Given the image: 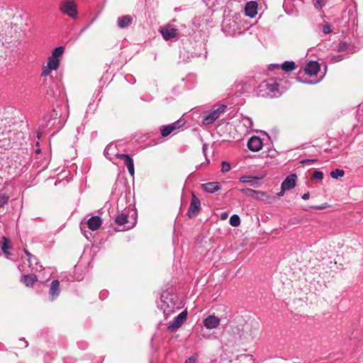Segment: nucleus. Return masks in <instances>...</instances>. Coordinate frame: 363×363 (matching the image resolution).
Segmentation results:
<instances>
[{
	"label": "nucleus",
	"instance_id": "nucleus-1",
	"mask_svg": "<svg viewBox=\"0 0 363 363\" xmlns=\"http://www.w3.org/2000/svg\"><path fill=\"white\" fill-rule=\"evenodd\" d=\"M104 155L110 160H113L115 157L121 159L124 161L125 164L127 167L129 174L131 176H134L135 169L133 159L125 154H119L116 152V146L114 145H108L105 150Z\"/></svg>",
	"mask_w": 363,
	"mask_h": 363
},
{
	"label": "nucleus",
	"instance_id": "nucleus-2",
	"mask_svg": "<svg viewBox=\"0 0 363 363\" xmlns=\"http://www.w3.org/2000/svg\"><path fill=\"white\" fill-rule=\"evenodd\" d=\"M277 87V82L273 79L265 80L258 86L257 94L262 97H273L276 95Z\"/></svg>",
	"mask_w": 363,
	"mask_h": 363
},
{
	"label": "nucleus",
	"instance_id": "nucleus-3",
	"mask_svg": "<svg viewBox=\"0 0 363 363\" xmlns=\"http://www.w3.org/2000/svg\"><path fill=\"white\" fill-rule=\"evenodd\" d=\"M61 12L68 16L76 18L77 17V5L73 0L62 1L60 5Z\"/></svg>",
	"mask_w": 363,
	"mask_h": 363
},
{
	"label": "nucleus",
	"instance_id": "nucleus-4",
	"mask_svg": "<svg viewBox=\"0 0 363 363\" xmlns=\"http://www.w3.org/2000/svg\"><path fill=\"white\" fill-rule=\"evenodd\" d=\"M226 106L221 105L216 109H214L209 113H207L203 116V124L210 125L213 123L217 118H218L222 113L224 112Z\"/></svg>",
	"mask_w": 363,
	"mask_h": 363
},
{
	"label": "nucleus",
	"instance_id": "nucleus-5",
	"mask_svg": "<svg viewBox=\"0 0 363 363\" xmlns=\"http://www.w3.org/2000/svg\"><path fill=\"white\" fill-rule=\"evenodd\" d=\"M257 329L253 328L250 324H245L240 335V339L246 342L255 339L257 335Z\"/></svg>",
	"mask_w": 363,
	"mask_h": 363
},
{
	"label": "nucleus",
	"instance_id": "nucleus-6",
	"mask_svg": "<svg viewBox=\"0 0 363 363\" xmlns=\"http://www.w3.org/2000/svg\"><path fill=\"white\" fill-rule=\"evenodd\" d=\"M60 60L57 58H55L52 56L49 57L46 66L43 68L41 75L43 77L48 76L52 70H56L59 67Z\"/></svg>",
	"mask_w": 363,
	"mask_h": 363
},
{
	"label": "nucleus",
	"instance_id": "nucleus-7",
	"mask_svg": "<svg viewBox=\"0 0 363 363\" xmlns=\"http://www.w3.org/2000/svg\"><path fill=\"white\" fill-rule=\"evenodd\" d=\"M187 317V312L186 311H184L182 313H180L175 318V320L173 321L172 323H171L168 327L167 330L169 332H173L180 328L182 325L184 323V321L186 320Z\"/></svg>",
	"mask_w": 363,
	"mask_h": 363
},
{
	"label": "nucleus",
	"instance_id": "nucleus-8",
	"mask_svg": "<svg viewBox=\"0 0 363 363\" xmlns=\"http://www.w3.org/2000/svg\"><path fill=\"white\" fill-rule=\"evenodd\" d=\"M184 120H178L176 122L169 124L168 125L162 126L161 128V135L163 137H167L170 133H172L174 130L179 129L184 124Z\"/></svg>",
	"mask_w": 363,
	"mask_h": 363
},
{
	"label": "nucleus",
	"instance_id": "nucleus-9",
	"mask_svg": "<svg viewBox=\"0 0 363 363\" xmlns=\"http://www.w3.org/2000/svg\"><path fill=\"white\" fill-rule=\"evenodd\" d=\"M201 202L200 200L192 193L191 201L188 211L189 217L195 216L200 210Z\"/></svg>",
	"mask_w": 363,
	"mask_h": 363
},
{
	"label": "nucleus",
	"instance_id": "nucleus-10",
	"mask_svg": "<svg viewBox=\"0 0 363 363\" xmlns=\"http://www.w3.org/2000/svg\"><path fill=\"white\" fill-rule=\"evenodd\" d=\"M160 33L165 40H169L178 35V30L171 26H167L160 30Z\"/></svg>",
	"mask_w": 363,
	"mask_h": 363
},
{
	"label": "nucleus",
	"instance_id": "nucleus-11",
	"mask_svg": "<svg viewBox=\"0 0 363 363\" xmlns=\"http://www.w3.org/2000/svg\"><path fill=\"white\" fill-rule=\"evenodd\" d=\"M220 319L213 315H208L203 320V325L209 330L216 328L220 325Z\"/></svg>",
	"mask_w": 363,
	"mask_h": 363
},
{
	"label": "nucleus",
	"instance_id": "nucleus-12",
	"mask_svg": "<svg viewBox=\"0 0 363 363\" xmlns=\"http://www.w3.org/2000/svg\"><path fill=\"white\" fill-rule=\"evenodd\" d=\"M164 295L162 296L161 299V303L160 304V308L163 311L165 315H168L174 312L175 304L170 301L168 302L167 301L164 300Z\"/></svg>",
	"mask_w": 363,
	"mask_h": 363
},
{
	"label": "nucleus",
	"instance_id": "nucleus-13",
	"mask_svg": "<svg viewBox=\"0 0 363 363\" xmlns=\"http://www.w3.org/2000/svg\"><path fill=\"white\" fill-rule=\"evenodd\" d=\"M247 147L251 151L257 152L262 147V141L259 137L252 136L247 142Z\"/></svg>",
	"mask_w": 363,
	"mask_h": 363
},
{
	"label": "nucleus",
	"instance_id": "nucleus-14",
	"mask_svg": "<svg viewBox=\"0 0 363 363\" xmlns=\"http://www.w3.org/2000/svg\"><path fill=\"white\" fill-rule=\"evenodd\" d=\"M245 12L247 16L254 18L257 13V4L255 1L247 2L245 7Z\"/></svg>",
	"mask_w": 363,
	"mask_h": 363
},
{
	"label": "nucleus",
	"instance_id": "nucleus-15",
	"mask_svg": "<svg viewBox=\"0 0 363 363\" xmlns=\"http://www.w3.org/2000/svg\"><path fill=\"white\" fill-rule=\"evenodd\" d=\"M320 69V65L316 61H311L305 66L306 74L310 76L315 75Z\"/></svg>",
	"mask_w": 363,
	"mask_h": 363
},
{
	"label": "nucleus",
	"instance_id": "nucleus-16",
	"mask_svg": "<svg viewBox=\"0 0 363 363\" xmlns=\"http://www.w3.org/2000/svg\"><path fill=\"white\" fill-rule=\"evenodd\" d=\"M296 174H291L287 177L281 184V189L284 190H290L296 186Z\"/></svg>",
	"mask_w": 363,
	"mask_h": 363
},
{
	"label": "nucleus",
	"instance_id": "nucleus-17",
	"mask_svg": "<svg viewBox=\"0 0 363 363\" xmlns=\"http://www.w3.org/2000/svg\"><path fill=\"white\" fill-rule=\"evenodd\" d=\"M102 221L99 216H95L91 217L87 220V226L91 230H96L101 225Z\"/></svg>",
	"mask_w": 363,
	"mask_h": 363
},
{
	"label": "nucleus",
	"instance_id": "nucleus-18",
	"mask_svg": "<svg viewBox=\"0 0 363 363\" xmlns=\"http://www.w3.org/2000/svg\"><path fill=\"white\" fill-rule=\"evenodd\" d=\"M255 199L262 201L267 203H272L275 200L274 196L268 195L266 192L259 191H257Z\"/></svg>",
	"mask_w": 363,
	"mask_h": 363
},
{
	"label": "nucleus",
	"instance_id": "nucleus-19",
	"mask_svg": "<svg viewBox=\"0 0 363 363\" xmlns=\"http://www.w3.org/2000/svg\"><path fill=\"white\" fill-rule=\"evenodd\" d=\"M60 291V282L58 280L52 281L50 289V299L52 301L56 298L59 296Z\"/></svg>",
	"mask_w": 363,
	"mask_h": 363
},
{
	"label": "nucleus",
	"instance_id": "nucleus-20",
	"mask_svg": "<svg viewBox=\"0 0 363 363\" xmlns=\"http://www.w3.org/2000/svg\"><path fill=\"white\" fill-rule=\"evenodd\" d=\"M133 21V18L130 16H123L118 18L117 24L121 28H125L129 26Z\"/></svg>",
	"mask_w": 363,
	"mask_h": 363
},
{
	"label": "nucleus",
	"instance_id": "nucleus-21",
	"mask_svg": "<svg viewBox=\"0 0 363 363\" xmlns=\"http://www.w3.org/2000/svg\"><path fill=\"white\" fill-rule=\"evenodd\" d=\"M202 186L206 191L209 193H214L220 189L219 184L217 182L206 183Z\"/></svg>",
	"mask_w": 363,
	"mask_h": 363
},
{
	"label": "nucleus",
	"instance_id": "nucleus-22",
	"mask_svg": "<svg viewBox=\"0 0 363 363\" xmlns=\"http://www.w3.org/2000/svg\"><path fill=\"white\" fill-rule=\"evenodd\" d=\"M2 239V243H1V250L3 251V252L6 255V256H10L11 254V252H9L8 251V249H10L11 248V245L10 244V241L8 238H6V237H2L1 238Z\"/></svg>",
	"mask_w": 363,
	"mask_h": 363
},
{
	"label": "nucleus",
	"instance_id": "nucleus-23",
	"mask_svg": "<svg viewBox=\"0 0 363 363\" xmlns=\"http://www.w3.org/2000/svg\"><path fill=\"white\" fill-rule=\"evenodd\" d=\"M22 281L27 286H32L34 283L37 281V277L35 275H24L22 277Z\"/></svg>",
	"mask_w": 363,
	"mask_h": 363
},
{
	"label": "nucleus",
	"instance_id": "nucleus-24",
	"mask_svg": "<svg viewBox=\"0 0 363 363\" xmlns=\"http://www.w3.org/2000/svg\"><path fill=\"white\" fill-rule=\"evenodd\" d=\"M115 221L119 225H123L126 224L128 223L127 215L123 213L118 214L116 216Z\"/></svg>",
	"mask_w": 363,
	"mask_h": 363
},
{
	"label": "nucleus",
	"instance_id": "nucleus-25",
	"mask_svg": "<svg viewBox=\"0 0 363 363\" xmlns=\"http://www.w3.org/2000/svg\"><path fill=\"white\" fill-rule=\"evenodd\" d=\"M295 63L292 61H286L281 65V69L286 72H290L295 69Z\"/></svg>",
	"mask_w": 363,
	"mask_h": 363
},
{
	"label": "nucleus",
	"instance_id": "nucleus-26",
	"mask_svg": "<svg viewBox=\"0 0 363 363\" xmlns=\"http://www.w3.org/2000/svg\"><path fill=\"white\" fill-rule=\"evenodd\" d=\"M330 177L333 179H338L340 177H342L345 175V172L342 169H336L330 172Z\"/></svg>",
	"mask_w": 363,
	"mask_h": 363
},
{
	"label": "nucleus",
	"instance_id": "nucleus-27",
	"mask_svg": "<svg viewBox=\"0 0 363 363\" xmlns=\"http://www.w3.org/2000/svg\"><path fill=\"white\" fill-rule=\"evenodd\" d=\"M229 223L232 226L238 227L240 224V218L238 215L234 214L230 218Z\"/></svg>",
	"mask_w": 363,
	"mask_h": 363
},
{
	"label": "nucleus",
	"instance_id": "nucleus-28",
	"mask_svg": "<svg viewBox=\"0 0 363 363\" xmlns=\"http://www.w3.org/2000/svg\"><path fill=\"white\" fill-rule=\"evenodd\" d=\"M240 191L245 194V196H248V197H252V198H254L255 197V195H256V192L257 191L255 190H253L252 189H248V188H243V189H240Z\"/></svg>",
	"mask_w": 363,
	"mask_h": 363
},
{
	"label": "nucleus",
	"instance_id": "nucleus-29",
	"mask_svg": "<svg viewBox=\"0 0 363 363\" xmlns=\"http://www.w3.org/2000/svg\"><path fill=\"white\" fill-rule=\"evenodd\" d=\"M63 52L64 48L62 47H57L52 51L51 56L58 59L63 54Z\"/></svg>",
	"mask_w": 363,
	"mask_h": 363
},
{
	"label": "nucleus",
	"instance_id": "nucleus-30",
	"mask_svg": "<svg viewBox=\"0 0 363 363\" xmlns=\"http://www.w3.org/2000/svg\"><path fill=\"white\" fill-rule=\"evenodd\" d=\"M9 197L5 194H0V208L8 203Z\"/></svg>",
	"mask_w": 363,
	"mask_h": 363
},
{
	"label": "nucleus",
	"instance_id": "nucleus-31",
	"mask_svg": "<svg viewBox=\"0 0 363 363\" xmlns=\"http://www.w3.org/2000/svg\"><path fill=\"white\" fill-rule=\"evenodd\" d=\"M323 179V173L320 171H315L313 174L311 179H319L322 180Z\"/></svg>",
	"mask_w": 363,
	"mask_h": 363
},
{
	"label": "nucleus",
	"instance_id": "nucleus-32",
	"mask_svg": "<svg viewBox=\"0 0 363 363\" xmlns=\"http://www.w3.org/2000/svg\"><path fill=\"white\" fill-rule=\"evenodd\" d=\"M230 170V164L227 162H223L221 164V172L225 173Z\"/></svg>",
	"mask_w": 363,
	"mask_h": 363
},
{
	"label": "nucleus",
	"instance_id": "nucleus-33",
	"mask_svg": "<svg viewBox=\"0 0 363 363\" xmlns=\"http://www.w3.org/2000/svg\"><path fill=\"white\" fill-rule=\"evenodd\" d=\"M325 1L324 0H313V5L316 9H321L325 5Z\"/></svg>",
	"mask_w": 363,
	"mask_h": 363
},
{
	"label": "nucleus",
	"instance_id": "nucleus-34",
	"mask_svg": "<svg viewBox=\"0 0 363 363\" xmlns=\"http://www.w3.org/2000/svg\"><path fill=\"white\" fill-rule=\"evenodd\" d=\"M254 178L250 177H242L240 178V181L242 183H250ZM255 179H257L255 177Z\"/></svg>",
	"mask_w": 363,
	"mask_h": 363
},
{
	"label": "nucleus",
	"instance_id": "nucleus-35",
	"mask_svg": "<svg viewBox=\"0 0 363 363\" xmlns=\"http://www.w3.org/2000/svg\"><path fill=\"white\" fill-rule=\"evenodd\" d=\"M323 31L325 34H329L332 32L330 26L328 23H325L323 27Z\"/></svg>",
	"mask_w": 363,
	"mask_h": 363
},
{
	"label": "nucleus",
	"instance_id": "nucleus-36",
	"mask_svg": "<svg viewBox=\"0 0 363 363\" xmlns=\"http://www.w3.org/2000/svg\"><path fill=\"white\" fill-rule=\"evenodd\" d=\"M196 359H197L196 357L192 356V357H189V359H187L186 360L185 363H196Z\"/></svg>",
	"mask_w": 363,
	"mask_h": 363
},
{
	"label": "nucleus",
	"instance_id": "nucleus-37",
	"mask_svg": "<svg viewBox=\"0 0 363 363\" xmlns=\"http://www.w3.org/2000/svg\"><path fill=\"white\" fill-rule=\"evenodd\" d=\"M24 251H25V253L26 254V255L28 257V262L31 264L32 263V258H33V255L29 252H28V250H24Z\"/></svg>",
	"mask_w": 363,
	"mask_h": 363
},
{
	"label": "nucleus",
	"instance_id": "nucleus-38",
	"mask_svg": "<svg viewBox=\"0 0 363 363\" xmlns=\"http://www.w3.org/2000/svg\"><path fill=\"white\" fill-rule=\"evenodd\" d=\"M343 59L342 56L339 55H337V56H334L333 57V62H339L340 60H342Z\"/></svg>",
	"mask_w": 363,
	"mask_h": 363
},
{
	"label": "nucleus",
	"instance_id": "nucleus-39",
	"mask_svg": "<svg viewBox=\"0 0 363 363\" xmlns=\"http://www.w3.org/2000/svg\"><path fill=\"white\" fill-rule=\"evenodd\" d=\"M316 161V160H302L301 161V163H312V162H315Z\"/></svg>",
	"mask_w": 363,
	"mask_h": 363
},
{
	"label": "nucleus",
	"instance_id": "nucleus-40",
	"mask_svg": "<svg viewBox=\"0 0 363 363\" xmlns=\"http://www.w3.org/2000/svg\"><path fill=\"white\" fill-rule=\"evenodd\" d=\"M309 197H310V194H309L308 192L305 193V194L302 196V199H303V200H307V199H309Z\"/></svg>",
	"mask_w": 363,
	"mask_h": 363
},
{
	"label": "nucleus",
	"instance_id": "nucleus-41",
	"mask_svg": "<svg viewBox=\"0 0 363 363\" xmlns=\"http://www.w3.org/2000/svg\"><path fill=\"white\" fill-rule=\"evenodd\" d=\"M345 47V44H340L338 50H340V51L341 50H344Z\"/></svg>",
	"mask_w": 363,
	"mask_h": 363
},
{
	"label": "nucleus",
	"instance_id": "nucleus-42",
	"mask_svg": "<svg viewBox=\"0 0 363 363\" xmlns=\"http://www.w3.org/2000/svg\"><path fill=\"white\" fill-rule=\"evenodd\" d=\"M285 191H286V190H284L283 189H281V191H280V192H279V193L277 194V195H278L279 196H282L284 195V194Z\"/></svg>",
	"mask_w": 363,
	"mask_h": 363
},
{
	"label": "nucleus",
	"instance_id": "nucleus-43",
	"mask_svg": "<svg viewBox=\"0 0 363 363\" xmlns=\"http://www.w3.org/2000/svg\"><path fill=\"white\" fill-rule=\"evenodd\" d=\"M28 346V342H24V347H27Z\"/></svg>",
	"mask_w": 363,
	"mask_h": 363
},
{
	"label": "nucleus",
	"instance_id": "nucleus-44",
	"mask_svg": "<svg viewBox=\"0 0 363 363\" xmlns=\"http://www.w3.org/2000/svg\"><path fill=\"white\" fill-rule=\"evenodd\" d=\"M205 149H206V145H204L203 147V152L205 151Z\"/></svg>",
	"mask_w": 363,
	"mask_h": 363
},
{
	"label": "nucleus",
	"instance_id": "nucleus-45",
	"mask_svg": "<svg viewBox=\"0 0 363 363\" xmlns=\"http://www.w3.org/2000/svg\"><path fill=\"white\" fill-rule=\"evenodd\" d=\"M40 152V150H36V152H37V153H38V152Z\"/></svg>",
	"mask_w": 363,
	"mask_h": 363
}]
</instances>
